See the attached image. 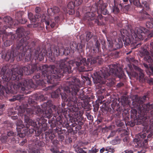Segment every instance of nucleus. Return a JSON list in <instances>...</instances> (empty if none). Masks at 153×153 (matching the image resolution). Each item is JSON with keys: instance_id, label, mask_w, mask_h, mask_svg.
I'll use <instances>...</instances> for the list:
<instances>
[{"instance_id": "1", "label": "nucleus", "mask_w": 153, "mask_h": 153, "mask_svg": "<svg viewBox=\"0 0 153 153\" xmlns=\"http://www.w3.org/2000/svg\"><path fill=\"white\" fill-rule=\"evenodd\" d=\"M97 63V57H91L88 58L87 60L85 58H82L79 62L74 61L73 60L69 61L62 59L60 60L58 68H56L54 65L48 66L44 65L42 67L37 63H31L28 65L23 66L22 68H18V70H21L25 74L29 75L33 73L36 70H41L42 80L40 79V74L37 73L33 76V80L39 85L43 86L47 83H50L51 85L48 86V89H51L58 85V80L62 77L64 74L71 73L72 71L71 65H75L80 71H86L85 69H88V71L93 70L92 67Z\"/></svg>"}, {"instance_id": "2", "label": "nucleus", "mask_w": 153, "mask_h": 153, "mask_svg": "<svg viewBox=\"0 0 153 153\" xmlns=\"http://www.w3.org/2000/svg\"><path fill=\"white\" fill-rule=\"evenodd\" d=\"M17 36L15 34H12L11 33H7L5 31L3 34L2 37L3 41L7 39L12 41V43L13 41L17 37L21 38L18 43L16 48V52L14 53V50H9L6 52L2 51L1 57L6 61H10V62L14 61V58L17 56L16 59L17 61L21 60L22 58L25 55V52L29 53L31 52L32 47H31V44H28L31 40L30 36L27 35H25L26 33L24 29L22 27L18 28L16 30Z\"/></svg>"}, {"instance_id": "3", "label": "nucleus", "mask_w": 153, "mask_h": 153, "mask_svg": "<svg viewBox=\"0 0 153 153\" xmlns=\"http://www.w3.org/2000/svg\"><path fill=\"white\" fill-rule=\"evenodd\" d=\"M28 103L31 108V110L34 112L33 115L36 114L40 117L39 118H37L36 122L32 123L31 124L33 126H36L37 127V133L36 134V136H38L42 131H45L47 129V120L44 118H49L51 117L53 114L51 107L54 108V109L53 108V110L56 111L55 106L52 105L51 101H48L44 102L41 105L42 108L45 110L43 111L39 106L37 105L36 102L32 99H29Z\"/></svg>"}, {"instance_id": "4", "label": "nucleus", "mask_w": 153, "mask_h": 153, "mask_svg": "<svg viewBox=\"0 0 153 153\" xmlns=\"http://www.w3.org/2000/svg\"><path fill=\"white\" fill-rule=\"evenodd\" d=\"M65 84L64 87L60 86L55 91L52 92L51 96L53 98H57L60 94L64 102L62 103V107L65 108L66 105L68 107L67 108V114L69 117L76 119L80 114L79 108L76 107L75 105L78 102L77 97L72 96L71 93L67 92L66 90H65L66 88L69 87L68 85H67V81Z\"/></svg>"}, {"instance_id": "5", "label": "nucleus", "mask_w": 153, "mask_h": 153, "mask_svg": "<svg viewBox=\"0 0 153 153\" xmlns=\"http://www.w3.org/2000/svg\"><path fill=\"white\" fill-rule=\"evenodd\" d=\"M107 70H102L94 72L92 75L94 83L97 84V88L100 89L105 82L108 77L110 76L121 79L123 77L124 74L119 65L116 63L108 65Z\"/></svg>"}, {"instance_id": "6", "label": "nucleus", "mask_w": 153, "mask_h": 153, "mask_svg": "<svg viewBox=\"0 0 153 153\" xmlns=\"http://www.w3.org/2000/svg\"><path fill=\"white\" fill-rule=\"evenodd\" d=\"M34 111L31 110L28 103H26L19 106L18 114L19 116L24 119V124H22V121L21 120H18L16 123V129L18 131H20L21 129L25 128H26L27 131L32 134L35 131L36 134L37 133V127L36 126H33L31 124L32 123L35 122L32 120L30 119L33 116Z\"/></svg>"}, {"instance_id": "7", "label": "nucleus", "mask_w": 153, "mask_h": 153, "mask_svg": "<svg viewBox=\"0 0 153 153\" xmlns=\"http://www.w3.org/2000/svg\"><path fill=\"white\" fill-rule=\"evenodd\" d=\"M83 80V82H81L80 80L74 77H70L67 78V84L69 87H67L65 88L68 92L71 94L72 96H75L77 97L78 102L80 100H83L85 99L84 95L83 94L79 95L77 94L80 88L82 86L85 81L90 83V79L88 76H83L82 77Z\"/></svg>"}, {"instance_id": "8", "label": "nucleus", "mask_w": 153, "mask_h": 153, "mask_svg": "<svg viewBox=\"0 0 153 153\" xmlns=\"http://www.w3.org/2000/svg\"><path fill=\"white\" fill-rule=\"evenodd\" d=\"M107 6V4L106 3H103V1L99 0L97 3H95L94 5H93L91 7V10L93 12H88L85 14V19L88 21H91L94 20L95 24L98 25L100 26L103 25V16L101 14H99L97 18L94 19V17L95 16V14L93 12L97 11L98 14V12L100 11L101 13L106 15L108 13L105 8Z\"/></svg>"}, {"instance_id": "9", "label": "nucleus", "mask_w": 153, "mask_h": 153, "mask_svg": "<svg viewBox=\"0 0 153 153\" xmlns=\"http://www.w3.org/2000/svg\"><path fill=\"white\" fill-rule=\"evenodd\" d=\"M36 41L35 40L32 39L30 40L27 46L29 44H31V47H32L31 49V51L30 53H27L26 52H25V55L22 58H24L25 56V62H30V64H31L32 63L36 62V59H39L40 61H42L44 58V56L45 55L47 56V50L45 49H42L39 53V51L38 50H40L39 48L37 50L34 49V47L36 45Z\"/></svg>"}, {"instance_id": "10", "label": "nucleus", "mask_w": 153, "mask_h": 153, "mask_svg": "<svg viewBox=\"0 0 153 153\" xmlns=\"http://www.w3.org/2000/svg\"><path fill=\"white\" fill-rule=\"evenodd\" d=\"M23 73L22 76L19 79L18 78L13 81V83L10 88V91H7L6 94H14L17 93L18 90L20 88L22 91H25L26 89V86H29L31 87H33L35 85L32 79H25L23 78Z\"/></svg>"}, {"instance_id": "11", "label": "nucleus", "mask_w": 153, "mask_h": 153, "mask_svg": "<svg viewBox=\"0 0 153 153\" xmlns=\"http://www.w3.org/2000/svg\"><path fill=\"white\" fill-rule=\"evenodd\" d=\"M146 31V30L143 27H136L134 30L132 29L131 30V39L128 36L123 38L124 46H126L133 43V40L136 41L143 40L145 36V32Z\"/></svg>"}, {"instance_id": "12", "label": "nucleus", "mask_w": 153, "mask_h": 153, "mask_svg": "<svg viewBox=\"0 0 153 153\" xmlns=\"http://www.w3.org/2000/svg\"><path fill=\"white\" fill-rule=\"evenodd\" d=\"M107 50L109 52H112L110 54L112 56H114L117 57L119 55V52H113L116 50L121 48L123 46L121 40L120 39H116L113 41L112 39L110 37H107Z\"/></svg>"}, {"instance_id": "13", "label": "nucleus", "mask_w": 153, "mask_h": 153, "mask_svg": "<svg viewBox=\"0 0 153 153\" xmlns=\"http://www.w3.org/2000/svg\"><path fill=\"white\" fill-rule=\"evenodd\" d=\"M63 110L62 108L59 110L58 109L57 111V114L54 115L53 117L48 120V123L51 128H53L56 126L57 127V125L62 124V112H63Z\"/></svg>"}, {"instance_id": "14", "label": "nucleus", "mask_w": 153, "mask_h": 153, "mask_svg": "<svg viewBox=\"0 0 153 153\" xmlns=\"http://www.w3.org/2000/svg\"><path fill=\"white\" fill-rule=\"evenodd\" d=\"M58 46L52 45L50 48L47 50V56L51 58V60L53 61L54 60V56L59 55V52L58 51Z\"/></svg>"}, {"instance_id": "15", "label": "nucleus", "mask_w": 153, "mask_h": 153, "mask_svg": "<svg viewBox=\"0 0 153 153\" xmlns=\"http://www.w3.org/2000/svg\"><path fill=\"white\" fill-rule=\"evenodd\" d=\"M83 123L82 122L80 121L77 124L76 123L71 122L68 123L67 127L69 126L71 128L70 129L68 130L69 132H72L74 131V132L76 133L78 131L80 130L82 128V126L83 125Z\"/></svg>"}, {"instance_id": "16", "label": "nucleus", "mask_w": 153, "mask_h": 153, "mask_svg": "<svg viewBox=\"0 0 153 153\" xmlns=\"http://www.w3.org/2000/svg\"><path fill=\"white\" fill-rule=\"evenodd\" d=\"M70 48L71 50L74 52L77 51L79 53L82 52V45L80 43L78 44L75 42H72L70 43Z\"/></svg>"}, {"instance_id": "17", "label": "nucleus", "mask_w": 153, "mask_h": 153, "mask_svg": "<svg viewBox=\"0 0 153 153\" xmlns=\"http://www.w3.org/2000/svg\"><path fill=\"white\" fill-rule=\"evenodd\" d=\"M133 66L134 69L137 71V73H136V75H138V74L139 75L140 82H145L147 78L144 77V75L143 73V71L135 65H133Z\"/></svg>"}, {"instance_id": "18", "label": "nucleus", "mask_w": 153, "mask_h": 153, "mask_svg": "<svg viewBox=\"0 0 153 153\" xmlns=\"http://www.w3.org/2000/svg\"><path fill=\"white\" fill-rule=\"evenodd\" d=\"M44 145V142L41 141L36 138L33 140L31 144V145L33 148L38 149L40 147L43 146Z\"/></svg>"}, {"instance_id": "19", "label": "nucleus", "mask_w": 153, "mask_h": 153, "mask_svg": "<svg viewBox=\"0 0 153 153\" xmlns=\"http://www.w3.org/2000/svg\"><path fill=\"white\" fill-rule=\"evenodd\" d=\"M101 108L102 112L104 114H107L111 110V108L109 107L108 105L105 103L103 104Z\"/></svg>"}, {"instance_id": "20", "label": "nucleus", "mask_w": 153, "mask_h": 153, "mask_svg": "<svg viewBox=\"0 0 153 153\" xmlns=\"http://www.w3.org/2000/svg\"><path fill=\"white\" fill-rule=\"evenodd\" d=\"M147 134L146 133H139V134L138 137L137 138H135L134 139V141L137 142L138 143L141 142V141H142L143 139L146 138Z\"/></svg>"}, {"instance_id": "21", "label": "nucleus", "mask_w": 153, "mask_h": 153, "mask_svg": "<svg viewBox=\"0 0 153 153\" xmlns=\"http://www.w3.org/2000/svg\"><path fill=\"white\" fill-rule=\"evenodd\" d=\"M75 6V5L73 1L70 2L68 4V8L71 10V14H73L75 12L74 10Z\"/></svg>"}, {"instance_id": "22", "label": "nucleus", "mask_w": 153, "mask_h": 153, "mask_svg": "<svg viewBox=\"0 0 153 153\" xmlns=\"http://www.w3.org/2000/svg\"><path fill=\"white\" fill-rule=\"evenodd\" d=\"M36 16H33L32 13H28V17L30 20L33 22H35L37 21V19L38 18L39 16L36 17Z\"/></svg>"}, {"instance_id": "23", "label": "nucleus", "mask_w": 153, "mask_h": 153, "mask_svg": "<svg viewBox=\"0 0 153 153\" xmlns=\"http://www.w3.org/2000/svg\"><path fill=\"white\" fill-rule=\"evenodd\" d=\"M117 131L118 132L121 133V134L122 135H127L129 134V132L127 130L122 128H118Z\"/></svg>"}, {"instance_id": "24", "label": "nucleus", "mask_w": 153, "mask_h": 153, "mask_svg": "<svg viewBox=\"0 0 153 153\" xmlns=\"http://www.w3.org/2000/svg\"><path fill=\"white\" fill-rule=\"evenodd\" d=\"M54 131V132L57 133L59 135H61V134L65 133V130L62 129L61 128H59L57 127Z\"/></svg>"}, {"instance_id": "25", "label": "nucleus", "mask_w": 153, "mask_h": 153, "mask_svg": "<svg viewBox=\"0 0 153 153\" xmlns=\"http://www.w3.org/2000/svg\"><path fill=\"white\" fill-rule=\"evenodd\" d=\"M22 98V95H16L13 96V98L10 99L9 101L11 102H13L16 100H20Z\"/></svg>"}, {"instance_id": "26", "label": "nucleus", "mask_w": 153, "mask_h": 153, "mask_svg": "<svg viewBox=\"0 0 153 153\" xmlns=\"http://www.w3.org/2000/svg\"><path fill=\"white\" fill-rule=\"evenodd\" d=\"M105 20L109 22L110 23H113L115 22V21L113 17L111 16H108L105 17Z\"/></svg>"}, {"instance_id": "27", "label": "nucleus", "mask_w": 153, "mask_h": 153, "mask_svg": "<svg viewBox=\"0 0 153 153\" xmlns=\"http://www.w3.org/2000/svg\"><path fill=\"white\" fill-rule=\"evenodd\" d=\"M147 27L149 28H152L153 27V19L151 18L146 23Z\"/></svg>"}, {"instance_id": "28", "label": "nucleus", "mask_w": 153, "mask_h": 153, "mask_svg": "<svg viewBox=\"0 0 153 153\" xmlns=\"http://www.w3.org/2000/svg\"><path fill=\"white\" fill-rule=\"evenodd\" d=\"M143 65L149 71L150 73L153 74V67L152 66H150L149 67L148 65L145 63H144Z\"/></svg>"}, {"instance_id": "29", "label": "nucleus", "mask_w": 153, "mask_h": 153, "mask_svg": "<svg viewBox=\"0 0 153 153\" xmlns=\"http://www.w3.org/2000/svg\"><path fill=\"white\" fill-rule=\"evenodd\" d=\"M153 108V104H150L149 103L147 104L144 106L146 111H149Z\"/></svg>"}, {"instance_id": "30", "label": "nucleus", "mask_w": 153, "mask_h": 153, "mask_svg": "<svg viewBox=\"0 0 153 153\" xmlns=\"http://www.w3.org/2000/svg\"><path fill=\"white\" fill-rule=\"evenodd\" d=\"M120 32L123 37L128 36L129 34L128 33L127 30H126L121 29L120 30Z\"/></svg>"}, {"instance_id": "31", "label": "nucleus", "mask_w": 153, "mask_h": 153, "mask_svg": "<svg viewBox=\"0 0 153 153\" xmlns=\"http://www.w3.org/2000/svg\"><path fill=\"white\" fill-rule=\"evenodd\" d=\"M112 11L115 14H117L120 12L119 8L117 6H116L115 3H114V5L113 7Z\"/></svg>"}, {"instance_id": "32", "label": "nucleus", "mask_w": 153, "mask_h": 153, "mask_svg": "<svg viewBox=\"0 0 153 153\" xmlns=\"http://www.w3.org/2000/svg\"><path fill=\"white\" fill-rule=\"evenodd\" d=\"M75 151L78 153H86L82 149L79 148L78 146H76L75 148Z\"/></svg>"}, {"instance_id": "33", "label": "nucleus", "mask_w": 153, "mask_h": 153, "mask_svg": "<svg viewBox=\"0 0 153 153\" xmlns=\"http://www.w3.org/2000/svg\"><path fill=\"white\" fill-rule=\"evenodd\" d=\"M116 125L118 127H121L124 125V123L119 119H117L116 120Z\"/></svg>"}, {"instance_id": "34", "label": "nucleus", "mask_w": 153, "mask_h": 153, "mask_svg": "<svg viewBox=\"0 0 153 153\" xmlns=\"http://www.w3.org/2000/svg\"><path fill=\"white\" fill-rule=\"evenodd\" d=\"M93 33L91 32H87L86 37V41L88 42L93 36Z\"/></svg>"}, {"instance_id": "35", "label": "nucleus", "mask_w": 153, "mask_h": 153, "mask_svg": "<svg viewBox=\"0 0 153 153\" xmlns=\"http://www.w3.org/2000/svg\"><path fill=\"white\" fill-rule=\"evenodd\" d=\"M85 114L88 120H93V117L90 114L88 110L85 112Z\"/></svg>"}, {"instance_id": "36", "label": "nucleus", "mask_w": 153, "mask_h": 153, "mask_svg": "<svg viewBox=\"0 0 153 153\" xmlns=\"http://www.w3.org/2000/svg\"><path fill=\"white\" fill-rule=\"evenodd\" d=\"M13 44L12 41H10V40L7 39L6 41H4V45L5 46L7 47L10 46Z\"/></svg>"}, {"instance_id": "37", "label": "nucleus", "mask_w": 153, "mask_h": 153, "mask_svg": "<svg viewBox=\"0 0 153 153\" xmlns=\"http://www.w3.org/2000/svg\"><path fill=\"white\" fill-rule=\"evenodd\" d=\"M15 16L16 20L17 21H19V20L22 17V13L21 12H18L16 13Z\"/></svg>"}, {"instance_id": "38", "label": "nucleus", "mask_w": 153, "mask_h": 153, "mask_svg": "<svg viewBox=\"0 0 153 153\" xmlns=\"http://www.w3.org/2000/svg\"><path fill=\"white\" fill-rule=\"evenodd\" d=\"M51 9L52 12L54 13H58L60 10L59 8L56 6L54 7Z\"/></svg>"}, {"instance_id": "39", "label": "nucleus", "mask_w": 153, "mask_h": 153, "mask_svg": "<svg viewBox=\"0 0 153 153\" xmlns=\"http://www.w3.org/2000/svg\"><path fill=\"white\" fill-rule=\"evenodd\" d=\"M142 102L141 100L140 99H137L135 101L133 102V103L135 104L137 106H138L140 105Z\"/></svg>"}, {"instance_id": "40", "label": "nucleus", "mask_w": 153, "mask_h": 153, "mask_svg": "<svg viewBox=\"0 0 153 153\" xmlns=\"http://www.w3.org/2000/svg\"><path fill=\"white\" fill-rule=\"evenodd\" d=\"M17 22L19 23L24 24L27 22V19H26L21 17L19 20V21H17Z\"/></svg>"}, {"instance_id": "41", "label": "nucleus", "mask_w": 153, "mask_h": 153, "mask_svg": "<svg viewBox=\"0 0 153 153\" xmlns=\"http://www.w3.org/2000/svg\"><path fill=\"white\" fill-rule=\"evenodd\" d=\"M133 3L134 5L137 6V7L141 8L142 6L140 4L139 0H134Z\"/></svg>"}, {"instance_id": "42", "label": "nucleus", "mask_w": 153, "mask_h": 153, "mask_svg": "<svg viewBox=\"0 0 153 153\" xmlns=\"http://www.w3.org/2000/svg\"><path fill=\"white\" fill-rule=\"evenodd\" d=\"M64 49L63 47H62L59 49L58 47V51L59 52V55H62L64 54Z\"/></svg>"}, {"instance_id": "43", "label": "nucleus", "mask_w": 153, "mask_h": 153, "mask_svg": "<svg viewBox=\"0 0 153 153\" xmlns=\"http://www.w3.org/2000/svg\"><path fill=\"white\" fill-rule=\"evenodd\" d=\"M83 2V0H76L74 2L75 6H78L81 4Z\"/></svg>"}, {"instance_id": "44", "label": "nucleus", "mask_w": 153, "mask_h": 153, "mask_svg": "<svg viewBox=\"0 0 153 153\" xmlns=\"http://www.w3.org/2000/svg\"><path fill=\"white\" fill-rule=\"evenodd\" d=\"M29 153H40L39 149H34L33 148L32 149L30 150L29 152Z\"/></svg>"}, {"instance_id": "45", "label": "nucleus", "mask_w": 153, "mask_h": 153, "mask_svg": "<svg viewBox=\"0 0 153 153\" xmlns=\"http://www.w3.org/2000/svg\"><path fill=\"white\" fill-rule=\"evenodd\" d=\"M95 42L96 43L95 45L96 46L97 49L98 50V51H99L100 48V43L98 40H97Z\"/></svg>"}, {"instance_id": "46", "label": "nucleus", "mask_w": 153, "mask_h": 153, "mask_svg": "<svg viewBox=\"0 0 153 153\" xmlns=\"http://www.w3.org/2000/svg\"><path fill=\"white\" fill-rule=\"evenodd\" d=\"M146 152V149L143 148H140L137 150L138 153H145Z\"/></svg>"}, {"instance_id": "47", "label": "nucleus", "mask_w": 153, "mask_h": 153, "mask_svg": "<svg viewBox=\"0 0 153 153\" xmlns=\"http://www.w3.org/2000/svg\"><path fill=\"white\" fill-rule=\"evenodd\" d=\"M64 54L65 55H68L70 53V50L69 48H66L64 49Z\"/></svg>"}, {"instance_id": "48", "label": "nucleus", "mask_w": 153, "mask_h": 153, "mask_svg": "<svg viewBox=\"0 0 153 153\" xmlns=\"http://www.w3.org/2000/svg\"><path fill=\"white\" fill-rule=\"evenodd\" d=\"M114 150V149L111 146H108L106 147L105 150L108 152H112Z\"/></svg>"}, {"instance_id": "49", "label": "nucleus", "mask_w": 153, "mask_h": 153, "mask_svg": "<svg viewBox=\"0 0 153 153\" xmlns=\"http://www.w3.org/2000/svg\"><path fill=\"white\" fill-rule=\"evenodd\" d=\"M98 151V149H91V150L89 151L88 153H96Z\"/></svg>"}, {"instance_id": "50", "label": "nucleus", "mask_w": 153, "mask_h": 153, "mask_svg": "<svg viewBox=\"0 0 153 153\" xmlns=\"http://www.w3.org/2000/svg\"><path fill=\"white\" fill-rule=\"evenodd\" d=\"M48 136L50 139L52 140L55 137V135L53 133H51L49 134Z\"/></svg>"}, {"instance_id": "51", "label": "nucleus", "mask_w": 153, "mask_h": 153, "mask_svg": "<svg viewBox=\"0 0 153 153\" xmlns=\"http://www.w3.org/2000/svg\"><path fill=\"white\" fill-rule=\"evenodd\" d=\"M148 141V139L147 138L145 139H143V141H141L143 142L142 143L143 144V146H145L147 144Z\"/></svg>"}, {"instance_id": "52", "label": "nucleus", "mask_w": 153, "mask_h": 153, "mask_svg": "<svg viewBox=\"0 0 153 153\" xmlns=\"http://www.w3.org/2000/svg\"><path fill=\"white\" fill-rule=\"evenodd\" d=\"M131 113L133 114V115L135 117L137 116V111L136 109H132L131 110Z\"/></svg>"}, {"instance_id": "53", "label": "nucleus", "mask_w": 153, "mask_h": 153, "mask_svg": "<svg viewBox=\"0 0 153 153\" xmlns=\"http://www.w3.org/2000/svg\"><path fill=\"white\" fill-rule=\"evenodd\" d=\"M21 130L20 131H19V132H18V135H19V137H25V136L26 135V134L25 133H19V132H21Z\"/></svg>"}, {"instance_id": "54", "label": "nucleus", "mask_w": 153, "mask_h": 153, "mask_svg": "<svg viewBox=\"0 0 153 153\" xmlns=\"http://www.w3.org/2000/svg\"><path fill=\"white\" fill-rule=\"evenodd\" d=\"M51 151L55 153H62V152H60L59 151L53 148L51 149Z\"/></svg>"}, {"instance_id": "55", "label": "nucleus", "mask_w": 153, "mask_h": 153, "mask_svg": "<svg viewBox=\"0 0 153 153\" xmlns=\"http://www.w3.org/2000/svg\"><path fill=\"white\" fill-rule=\"evenodd\" d=\"M127 59L130 63L133 62L134 61V59L133 57H128L127 58Z\"/></svg>"}, {"instance_id": "56", "label": "nucleus", "mask_w": 153, "mask_h": 153, "mask_svg": "<svg viewBox=\"0 0 153 153\" xmlns=\"http://www.w3.org/2000/svg\"><path fill=\"white\" fill-rule=\"evenodd\" d=\"M126 98H124V97H123V98L121 99V101L122 102L121 103L122 105H124L126 104Z\"/></svg>"}, {"instance_id": "57", "label": "nucleus", "mask_w": 153, "mask_h": 153, "mask_svg": "<svg viewBox=\"0 0 153 153\" xmlns=\"http://www.w3.org/2000/svg\"><path fill=\"white\" fill-rule=\"evenodd\" d=\"M144 55H147L149 54V52L146 49H144L142 52Z\"/></svg>"}, {"instance_id": "58", "label": "nucleus", "mask_w": 153, "mask_h": 153, "mask_svg": "<svg viewBox=\"0 0 153 153\" xmlns=\"http://www.w3.org/2000/svg\"><path fill=\"white\" fill-rule=\"evenodd\" d=\"M120 140H112V143L114 145L118 144L120 143Z\"/></svg>"}, {"instance_id": "59", "label": "nucleus", "mask_w": 153, "mask_h": 153, "mask_svg": "<svg viewBox=\"0 0 153 153\" xmlns=\"http://www.w3.org/2000/svg\"><path fill=\"white\" fill-rule=\"evenodd\" d=\"M59 141H62L64 139V137L63 135H59Z\"/></svg>"}, {"instance_id": "60", "label": "nucleus", "mask_w": 153, "mask_h": 153, "mask_svg": "<svg viewBox=\"0 0 153 153\" xmlns=\"http://www.w3.org/2000/svg\"><path fill=\"white\" fill-rule=\"evenodd\" d=\"M43 22H45V24L46 25V28H47V26H49L50 25V22L49 21L46 20V19H44V20H43Z\"/></svg>"}, {"instance_id": "61", "label": "nucleus", "mask_w": 153, "mask_h": 153, "mask_svg": "<svg viewBox=\"0 0 153 153\" xmlns=\"http://www.w3.org/2000/svg\"><path fill=\"white\" fill-rule=\"evenodd\" d=\"M99 105L97 104L95 105L94 108V111L95 112L97 111L99 108Z\"/></svg>"}, {"instance_id": "62", "label": "nucleus", "mask_w": 153, "mask_h": 153, "mask_svg": "<svg viewBox=\"0 0 153 153\" xmlns=\"http://www.w3.org/2000/svg\"><path fill=\"white\" fill-rule=\"evenodd\" d=\"M115 134V132L114 131H112L110 134L109 136H108V138H109L110 137H113Z\"/></svg>"}, {"instance_id": "63", "label": "nucleus", "mask_w": 153, "mask_h": 153, "mask_svg": "<svg viewBox=\"0 0 153 153\" xmlns=\"http://www.w3.org/2000/svg\"><path fill=\"white\" fill-rule=\"evenodd\" d=\"M121 115L122 114H121V112L120 111L119 112H118L116 114V117L117 118V119L120 118Z\"/></svg>"}, {"instance_id": "64", "label": "nucleus", "mask_w": 153, "mask_h": 153, "mask_svg": "<svg viewBox=\"0 0 153 153\" xmlns=\"http://www.w3.org/2000/svg\"><path fill=\"white\" fill-rule=\"evenodd\" d=\"M131 7V6L130 4H128L125 5L124 7V8L126 10L128 11L129 10V9Z\"/></svg>"}]
</instances>
